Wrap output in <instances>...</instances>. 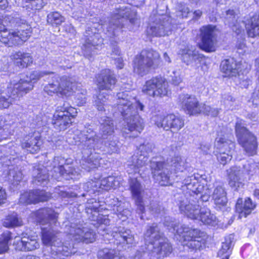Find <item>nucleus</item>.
<instances>
[{
    "mask_svg": "<svg viewBox=\"0 0 259 259\" xmlns=\"http://www.w3.org/2000/svg\"><path fill=\"white\" fill-rule=\"evenodd\" d=\"M38 221L42 225L41 227L42 241L47 245L51 246V251L53 257L63 258L74 253V246H67V243L63 244L59 238V233L55 231L51 225H57V214L51 208H42L36 212Z\"/></svg>",
    "mask_w": 259,
    "mask_h": 259,
    "instance_id": "f257e3e1",
    "label": "nucleus"
},
{
    "mask_svg": "<svg viewBox=\"0 0 259 259\" xmlns=\"http://www.w3.org/2000/svg\"><path fill=\"white\" fill-rule=\"evenodd\" d=\"M144 106L133 97L130 92L125 91L117 94L116 105L114 107V112L118 110L122 115L123 120V133L126 132L133 133L130 137H136L143 130L144 123L143 119L138 114V110L143 111Z\"/></svg>",
    "mask_w": 259,
    "mask_h": 259,
    "instance_id": "f03ea898",
    "label": "nucleus"
},
{
    "mask_svg": "<svg viewBox=\"0 0 259 259\" xmlns=\"http://www.w3.org/2000/svg\"><path fill=\"white\" fill-rule=\"evenodd\" d=\"M79 139L82 152L88 155L86 161L81 164L82 167L90 171L99 166L102 160L101 153L105 150L102 140L90 126L81 132Z\"/></svg>",
    "mask_w": 259,
    "mask_h": 259,
    "instance_id": "7ed1b4c3",
    "label": "nucleus"
},
{
    "mask_svg": "<svg viewBox=\"0 0 259 259\" xmlns=\"http://www.w3.org/2000/svg\"><path fill=\"white\" fill-rule=\"evenodd\" d=\"M154 178L161 186H168L172 183L173 172L182 171L184 162L178 155H175L166 162L152 160L150 163Z\"/></svg>",
    "mask_w": 259,
    "mask_h": 259,
    "instance_id": "20e7f679",
    "label": "nucleus"
},
{
    "mask_svg": "<svg viewBox=\"0 0 259 259\" xmlns=\"http://www.w3.org/2000/svg\"><path fill=\"white\" fill-rule=\"evenodd\" d=\"M145 244L147 250L151 252V256L162 258L168 255L172 248L167 239L163 237L156 224H153L144 234Z\"/></svg>",
    "mask_w": 259,
    "mask_h": 259,
    "instance_id": "39448f33",
    "label": "nucleus"
},
{
    "mask_svg": "<svg viewBox=\"0 0 259 259\" xmlns=\"http://www.w3.org/2000/svg\"><path fill=\"white\" fill-rule=\"evenodd\" d=\"M130 8L124 6H119L116 8L114 15L108 23L102 25V28L107 37L111 38L110 55L113 59H116L120 55V51L117 45V42L112 38L118 35L120 30L123 26V19L130 17Z\"/></svg>",
    "mask_w": 259,
    "mask_h": 259,
    "instance_id": "423d86ee",
    "label": "nucleus"
},
{
    "mask_svg": "<svg viewBox=\"0 0 259 259\" xmlns=\"http://www.w3.org/2000/svg\"><path fill=\"white\" fill-rule=\"evenodd\" d=\"M33 88V85L28 80V76L23 78L16 77L11 81L6 90L0 92V110L8 108Z\"/></svg>",
    "mask_w": 259,
    "mask_h": 259,
    "instance_id": "0eeeda50",
    "label": "nucleus"
},
{
    "mask_svg": "<svg viewBox=\"0 0 259 259\" xmlns=\"http://www.w3.org/2000/svg\"><path fill=\"white\" fill-rule=\"evenodd\" d=\"M164 224L169 230H172L174 232L176 231L180 236V241L184 246L192 249H199L204 244V241L200 235V231L198 229H191L184 225L179 227V224L171 221L169 218H165Z\"/></svg>",
    "mask_w": 259,
    "mask_h": 259,
    "instance_id": "6e6552de",
    "label": "nucleus"
},
{
    "mask_svg": "<svg viewBox=\"0 0 259 259\" xmlns=\"http://www.w3.org/2000/svg\"><path fill=\"white\" fill-rule=\"evenodd\" d=\"M96 78L99 93L95 98L94 105L99 111H102L107 107L105 103L109 98L107 92L114 88L117 80L113 71L109 69L102 70Z\"/></svg>",
    "mask_w": 259,
    "mask_h": 259,
    "instance_id": "1a4fd4ad",
    "label": "nucleus"
},
{
    "mask_svg": "<svg viewBox=\"0 0 259 259\" xmlns=\"http://www.w3.org/2000/svg\"><path fill=\"white\" fill-rule=\"evenodd\" d=\"M25 22L23 20L17 29L10 30L0 23V41L8 47L23 44L30 36L32 31L31 27Z\"/></svg>",
    "mask_w": 259,
    "mask_h": 259,
    "instance_id": "9d476101",
    "label": "nucleus"
},
{
    "mask_svg": "<svg viewBox=\"0 0 259 259\" xmlns=\"http://www.w3.org/2000/svg\"><path fill=\"white\" fill-rule=\"evenodd\" d=\"M160 63L159 53L152 49L142 51L136 56L133 61V70L135 73L144 76Z\"/></svg>",
    "mask_w": 259,
    "mask_h": 259,
    "instance_id": "9b49d317",
    "label": "nucleus"
},
{
    "mask_svg": "<svg viewBox=\"0 0 259 259\" xmlns=\"http://www.w3.org/2000/svg\"><path fill=\"white\" fill-rule=\"evenodd\" d=\"M245 124L241 119H238L235 126L236 136L239 144L243 148L248 156L256 153L257 143L256 137L245 127Z\"/></svg>",
    "mask_w": 259,
    "mask_h": 259,
    "instance_id": "f8f14e48",
    "label": "nucleus"
},
{
    "mask_svg": "<svg viewBox=\"0 0 259 259\" xmlns=\"http://www.w3.org/2000/svg\"><path fill=\"white\" fill-rule=\"evenodd\" d=\"M171 19L167 15H156L150 18V23L146 30L150 36L161 37L171 33Z\"/></svg>",
    "mask_w": 259,
    "mask_h": 259,
    "instance_id": "ddd939ff",
    "label": "nucleus"
},
{
    "mask_svg": "<svg viewBox=\"0 0 259 259\" xmlns=\"http://www.w3.org/2000/svg\"><path fill=\"white\" fill-rule=\"evenodd\" d=\"M77 114L76 109L68 103H64L62 106H58L53 116V123L55 128L60 131L67 129Z\"/></svg>",
    "mask_w": 259,
    "mask_h": 259,
    "instance_id": "4468645a",
    "label": "nucleus"
},
{
    "mask_svg": "<svg viewBox=\"0 0 259 259\" xmlns=\"http://www.w3.org/2000/svg\"><path fill=\"white\" fill-rule=\"evenodd\" d=\"M154 145L151 143H144L139 148L140 154L134 155L127 161V172L130 175L139 174L140 168L145 165L148 161V154L152 152Z\"/></svg>",
    "mask_w": 259,
    "mask_h": 259,
    "instance_id": "2eb2a0df",
    "label": "nucleus"
},
{
    "mask_svg": "<svg viewBox=\"0 0 259 259\" xmlns=\"http://www.w3.org/2000/svg\"><path fill=\"white\" fill-rule=\"evenodd\" d=\"M65 231L69 235V238L77 242L90 243L96 239V234L93 230L84 227L82 224L77 222L66 225Z\"/></svg>",
    "mask_w": 259,
    "mask_h": 259,
    "instance_id": "dca6fc26",
    "label": "nucleus"
},
{
    "mask_svg": "<svg viewBox=\"0 0 259 259\" xmlns=\"http://www.w3.org/2000/svg\"><path fill=\"white\" fill-rule=\"evenodd\" d=\"M66 160L61 156H56L53 161V169L51 170L52 177L60 181L63 178L66 180L79 179L80 173L74 167L65 165Z\"/></svg>",
    "mask_w": 259,
    "mask_h": 259,
    "instance_id": "f3484780",
    "label": "nucleus"
},
{
    "mask_svg": "<svg viewBox=\"0 0 259 259\" xmlns=\"http://www.w3.org/2000/svg\"><path fill=\"white\" fill-rule=\"evenodd\" d=\"M75 83L70 81L66 76L60 77L58 75L53 77L52 82H49L44 88V91L48 95L54 94L69 96L74 92Z\"/></svg>",
    "mask_w": 259,
    "mask_h": 259,
    "instance_id": "a211bd4d",
    "label": "nucleus"
},
{
    "mask_svg": "<svg viewBox=\"0 0 259 259\" xmlns=\"http://www.w3.org/2000/svg\"><path fill=\"white\" fill-rule=\"evenodd\" d=\"M103 41L101 35L97 32L95 27H88L82 38L81 50L84 56L91 57Z\"/></svg>",
    "mask_w": 259,
    "mask_h": 259,
    "instance_id": "6ab92c4d",
    "label": "nucleus"
},
{
    "mask_svg": "<svg viewBox=\"0 0 259 259\" xmlns=\"http://www.w3.org/2000/svg\"><path fill=\"white\" fill-rule=\"evenodd\" d=\"M199 32L200 48L206 52L215 51L217 44L216 26L212 25L203 26L199 29Z\"/></svg>",
    "mask_w": 259,
    "mask_h": 259,
    "instance_id": "aec40b11",
    "label": "nucleus"
},
{
    "mask_svg": "<svg viewBox=\"0 0 259 259\" xmlns=\"http://www.w3.org/2000/svg\"><path fill=\"white\" fill-rule=\"evenodd\" d=\"M142 91L152 97L164 96L168 93V82L161 76L153 77L145 82Z\"/></svg>",
    "mask_w": 259,
    "mask_h": 259,
    "instance_id": "412c9836",
    "label": "nucleus"
},
{
    "mask_svg": "<svg viewBox=\"0 0 259 259\" xmlns=\"http://www.w3.org/2000/svg\"><path fill=\"white\" fill-rule=\"evenodd\" d=\"M153 120L158 127L162 128L165 131L170 130L173 133H177L184 125V120L174 114L166 116L155 115Z\"/></svg>",
    "mask_w": 259,
    "mask_h": 259,
    "instance_id": "4be33fe9",
    "label": "nucleus"
},
{
    "mask_svg": "<svg viewBox=\"0 0 259 259\" xmlns=\"http://www.w3.org/2000/svg\"><path fill=\"white\" fill-rule=\"evenodd\" d=\"M153 120L158 127L162 128L165 131L170 130L173 133H177L184 125V120L174 114L166 116L155 115Z\"/></svg>",
    "mask_w": 259,
    "mask_h": 259,
    "instance_id": "5701e85b",
    "label": "nucleus"
},
{
    "mask_svg": "<svg viewBox=\"0 0 259 259\" xmlns=\"http://www.w3.org/2000/svg\"><path fill=\"white\" fill-rule=\"evenodd\" d=\"M200 205L197 198H195L192 194L189 197L185 196L182 197L178 203L181 212L192 220H196L198 217Z\"/></svg>",
    "mask_w": 259,
    "mask_h": 259,
    "instance_id": "b1692460",
    "label": "nucleus"
},
{
    "mask_svg": "<svg viewBox=\"0 0 259 259\" xmlns=\"http://www.w3.org/2000/svg\"><path fill=\"white\" fill-rule=\"evenodd\" d=\"M178 103L186 114L194 115L200 114L203 110V103H199L197 98L194 96L188 94L179 95Z\"/></svg>",
    "mask_w": 259,
    "mask_h": 259,
    "instance_id": "393cba45",
    "label": "nucleus"
},
{
    "mask_svg": "<svg viewBox=\"0 0 259 259\" xmlns=\"http://www.w3.org/2000/svg\"><path fill=\"white\" fill-rule=\"evenodd\" d=\"M129 186L132 198L137 206V212L142 214L145 212V205L142 195L144 191L143 187L137 177L130 179Z\"/></svg>",
    "mask_w": 259,
    "mask_h": 259,
    "instance_id": "a878e982",
    "label": "nucleus"
},
{
    "mask_svg": "<svg viewBox=\"0 0 259 259\" xmlns=\"http://www.w3.org/2000/svg\"><path fill=\"white\" fill-rule=\"evenodd\" d=\"M118 183L115 181L113 177H108L100 181H91L85 183L83 186V189L88 192L94 194L99 192L100 189L108 190L111 188H115Z\"/></svg>",
    "mask_w": 259,
    "mask_h": 259,
    "instance_id": "bb28decb",
    "label": "nucleus"
},
{
    "mask_svg": "<svg viewBox=\"0 0 259 259\" xmlns=\"http://www.w3.org/2000/svg\"><path fill=\"white\" fill-rule=\"evenodd\" d=\"M51 195L45 191L40 190H32L22 194L19 202L22 204L36 203L38 202L47 201Z\"/></svg>",
    "mask_w": 259,
    "mask_h": 259,
    "instance_id": "cd10ccee",
    "label": "nucleus"
},
{
    "mask_svg": "<svg viewBox=\"0 0 259 259\" xmlns=\"http://www.w3.org/2000/svg\"><path fill=\"white\" fill-rule=\"evenodd\" d=\"M42 144L40 134L34 132L25 137L22 142V147L31 153L38 152Z\"/></svg>",
    "mask_w": 259,
    "mask_h": 259,
    "instance_id": "c85d7f7f",
    "label": "nucleus"
},
{
    "mask_svg": "<svg viewBox=\"0 0 259 259\" xmlns=\"http://www.w3.org/2000/svg\"><path fill=\"white\" fill-rule=\"evenodd\" d=\"M228 172L229 186L234 190H237L243 185L245 176L244 170L240 167L234 166L231 167Z\"/></svg>",
    "mask_w": 259,
    "mask_h": 259,
    "instance_id": "c756f323",
    "label": "nucleus"
},
{
    "mask_svg": "<svg viewBox=\"0 0 259 259\" xmlns=\"http://www.w3.org/2000/svg\"><path fill=\"white\" fill-rule=\"evenodd\" d=\"M212 199L217 209H221L227 203V193L222 185L215 183L211 194Z\"/></svg>",
    "mask_w": 259,
    "mask_h": 259,
    "instance_id": "7c9ffc66",
    "label": "nucleus"
},
{
    "mask_svg": "<svg viewBox=\"0 0 259 259\" xmlns=\"http://www.w3.org/2000/svg\"><path fill=\"white\" fill-rule=\"evenodd\" d=\"M202 179V176L200 175L194 174L184 180L183 184L187 187L188 190L198 195V194L203 192L204 188V184H200Z\"/></svg>",
    "mask_w": 259,
    "mask_h": 259,
    "instance_id": "2f4dec72",
    "label": "nucleus"
},
{
    "mask_svg": "<svg viewBox=\"0 0 259 259\" xmlns=\"http://www.w3.org/2000/svg\"><path fill=\"white\" fill-rule=\"evenodd\" d=\"M39 247V243L37 241V236H23L18 242L17 249L24 251H31Z\"/></svg>",
    "mask_w": 259,
    "mask_h": 259,
    "instance_id": "473e14b6",
    "label": "nucleus"
},
{
    "mask_svg": "<svg viewBox=\"0 0 259 259\" xmlns=\"http://www.w3.org/2000/svg\"><path fill=\"white\" fill-rule=\"evenodd\" d=\"M47 169L42 165L34 167L32 171L33 182L37 185H46L49 180Z\"/></svg>",
    "mask_w": 259,
    "mask_h": 259,
    "instance_id": "72a5a7b5",
    "label": "nucleus"
},
{
    "mask_svg": "<svg viewBox=\"0 0 259 259\" xmlns=\"http://www.w3.org/2000/svg\"><path fill=\"white\" fill-rule=\"evenodd\" d=\"M11 58L20 68H25L30 66L33 63V58L29 53L18 51L13 53Z\"/></svg>",
    "mask_w": 259,
    "mask_h": 259,
    "instance_id": "f704fd0d",
    "label": "nucleus"
},
{
    "mask_svg": "<svg viewBox=\"0 0 259 259\" xmlns=\"http://www.w3.org/2000/svg\"><path fill=\"white\" fill-rule=\"evenodd\" d=\"M220 68L226 77L233 76L238 74L239 65L233 58H230L222 61Z\"/></svg>",
    "mask_w": 259,
    "mask_h": 259,
    "instance_id": "c9c22d12",
    "label": "nucleus"
},
{
    "mask_svg": "<svg viewBox=\"0 0 259 259\" xmlns=\"http://www.w3.org/2000/svg\"><path fill=\"white\" fill-rule=\"evenodd\" d=\"M120 237L121 240L120 242L122 243H126L129 245H133L135 244L134 235L132 231L127 229L123 227H119L113 232V237L117 238Z\"/></svg>",
    "mask_w": 259,
    "mask_h": 259,
    "instance_id": "e433bc0d",
    "label": "nucleus"
},
{
    "mask_svg": "<svg viewBox=\"0 0 259 259\" xmlns=\"http://www.w3.org/2000/svg\"><path fill=\"white\" fill-rule=\"evenodd\" d=\"M180 54L182 56V59L187 64H189L192 61L200 62L204 58L202 54L198 53V52L192 48L180 50Z\"/></svg>",
    "mask_w": 259,
    "mask_h": 259,
    "instance_id": "4c0bfd02",
    "label": "nucleus"
},
{
    "mask_svg": "<svg viewBox=\"0 0 259 259\" xmlns=\"http://www.w3.org/2000/svg\"><path fill=\"white\" fill-rule=\"evenodd\" d=\"M196 220L201 221L203 224L215 226L218 223V219L215 215L212 213L207 208H201Z\"/></svg>",
    "mask_w": 259,
    "mask_h": 259,
    "instance_id": "58836bf2",
    "label": "nucleus"
},
{
    "mask_svg": "<svg viewBox=\"0 0 259 259\" xmlns=\"http://www.w3.org/2000/svg\"><path fill=\"white\" fill-rule=\"evenodd\" d=\"M101 131L103 139L111 138L114 131V125L113 120L108 117H103L101 119Z\"/></svg>",
    "mask_w": 259,
    "mask_h": 259,
    "instance_id": "ea45409f",
    "label": "nucleus"
},
{
    "mask_svg": "<svg viewBox=\"0 0 259 259\" xmlns=\"http://www.w3.org/2000/svg\"><path fill=\"white\" fill-rule=\"evenodd\" d=\"M238 15L235 13L234 10H229L226 11L225 16V23L232 27V30L237 34L241 33L243 28L238 24Z\"/></svg>",
    "mask_w": 259,
    "mask_h": 259,
    "instance_id": "a19ab883",
    "label": "nucleus"
},
{
    "mask_svg": "<svg viewBox=\"0 0 259 259\" xmlns=\"http://www.w3.org/2000/svg\"><path fill=\"white\" fill-rule=\"evenodd\" d=\"M216 150L222 152H233L235 149V143L231 139H227L224 137L217 138L215 144Z\"/></svg>",
    "mask_w": 259,
    "mask_h": 259,
    "instance_id": "79ce46f5",
    "label": "nucleus"
},
{
    "mask_svg": "<svg viewBox=\"0 0 259 259\" xmlns=\"http://www.w3.org/2000/svg\"><path fill=\"white\" fill-rule=\"evenodd\" d=\"M256 204L252 200L247 198L245 199L243 206H242L238 202L236 204V210L239 213V217H246L255 208Z\"/></svg>",
    "mask_w": 259,
    "mask_h": 259,
    "instance_id": "37998d69",
    "label": "nucleus"
},
{
    "mask_svg": "<svg viewBox=\"0 0 259 259\" xmlns=\"http://www.w3.org/2000/svg\"><path fill=\"white\" fill-rule=\"evenodd\" d=\"M248 36L254 37L259 35V14L253 16L246 25Z\"/></svg>",
    "mask_w": 259,
    "mask_h": 259,
    "instance_id": "c03bdc74",
    "label": "nucleus"
},
{
    "mask_svg": "<svg viewBox=\"0 0 259 259\" xmlns=\"http://www.w3.org/2000/svg\"><path fill=\"white\" fill-rule=\"evenodd\" d=\"M64 21V17L58 12H53L48 14L47 22L53 26L60 25Z\"/></svg>",
    "mask_w": 259,
    "mask_h": 259,
    "instance_id": "a18cd8bd",
    "label": "nucleus"
},
{
    "mask_svg": "<svg viewBox=\"0 0 259 259\" xmlns=\"http://www.w3.org/2000/svg\"><path fill=\"white\" fill-rule=\"evenodd\" d=\"M12 239L11 233L7 231L0 237V254L7 252L9 249V242Z\"/></svg>",
    "mask_w": 259,
    "mask_h": 259,
    "instance_id": "49530a36",
    "label": "nucleus"
},
{
    "mask_svg": "<svg viewBox=\"0 0 259 259\" xmlns=\"http://www.w3.org/2000/svg\"><path fill=\"white\" fill-rule=\"evenodd\" d=\"M46 4L45 0H23V7L32 10H40Z\"/></svg>",
    "mask_w": 259,
    "mask_h": 259,
    "instance_id": "de8ad7c7",
    "label": "nucleus"
},
{
    "mask_svg": "<svg viewBox=\"0 0 259 259\" xmlns=\"http://www.w3.org/2000/svg\"><path fill=\"white\" fill-rule=\"evenodd\" d=\"M115 254V250L105 248L98 251V257L99 259H118Z\"/></svg>",
    "mask_w": 259,
    "mask_h": 259,
    "instance_id": "09e8293b",
    "label": "nucleus"
},
{
    "mask_svg": "<svg viewBox=\"0 0 259 259\" xmlns=\"http://www.w3.org/2000/svg\"><path fill=\"white\" fill-rule=\"evenodd\" d=\"M108 140L105 143V147L103 146L104 151H107L109 153L115 152L117 151V141L116 138L112 136L110 138L108 137Z\"/></svg>",
    "mask_w": 259,
    "mask_h": 259,
    "instance_id": "8fccbe9b",
    "label": "nucleus"
},
{
    "mask_svg": "<svg viewBox=\"0 0 259 259\" xmlns=\"http://www.w3.org/2000/svg\"><path fill=\"white\" fill-rule=\"evenodd\" d=\"M22 221L16 214L9 215L4 222V225L6 227H18L22 225Z\"/></svg>",
    "mask_w": 259,
    "mask_h": 259,
    "instance_id": "3c124183",
    "label": "nucleus"
},
{
    "mask_svg": "<svg viewBox=\"0 0 259 259\" xmlns=\"http://www.w3.org/2000/svg\"><path fill=\"white\" fill-rule=\"evenodd\" d=\"M9 179L13 181L14 185H17L22 180L23 175L18 168L10 169L9 171Z\"/></svg>",
    "mask_w": 259,
    "mask_h": 259,
    "instance_id": "603ef678",
    "label": "nucleus"
},
{
    "mask_svg": "<svg viewBox=\"0 0 259 259\" xmlns=\"http://www.w3.org/2000/svg\"><path fill=\"white\" fill-rule=\"evenodd\" d=\"M215 155L217 156L218 160L223 165L226 164L230 161L232 158V154L233 152H222L216 150Z\"/></svg>",
    "mask_w": 259,
    "mask_h": 259,
    "instance_id": "864d4df0",
    "label": "nucleus"
},
{
    "mask_svg": "<svg viewBox=\"0 0 259 259\" xmlns=\"http://www.w3.org/2000/svg\"><path fill=\"white\" fill-rule=\"evenodd\" d=\"M124 206L125 203L120 201L118 204H117L115 208H113L115 213L121 219L122 217L126 218L131 213L129 210L123 208Z\"/></svg>",
    "mask_w": 259,
    "mask_h": 259,
    "instance_id": "5fc2aeb1",
    "label": "nucleus"
},
{
    "mask_svg": "<svg viewBox=\"0 0 259 259\" xmlns=\"http://www.w3.org/2000/svg\"><path fill=\"white\" fill-rule=\"evenodd\" d=\"M177 10V15L182 18H187L190 12L189 8L184 3L178 4Z\"/></svg>",
    "mask_w": 259,
    "mask_h": 259,
    "instance_id": "6e6d98bb",
    "label": "nucleus"
},
{
    "mask_svg": "<svg viewBox=\"0 0 259 259\" xmlns=\"http://www.w3.org/2000/svg\"><path fill=\"white\" fill-rule=\"evenodd\" d=\"M100 205L99 202L95 201L94 199L89 200L88 205L86 207V211L88 213L94 212L97 213L99 211Z\"/></svg>",
    "mask_w": 259,
    "mask_h": 259,
    "instance_id": "4d7b16f0",
    "label": "nucleus"
},
{
    "mask_svg": "<svg viewBox=\"0 0 259 259\" xmlns=\"http://www.w3.org/2000/svg\"><path fill=\"white\" fill-rule=\"evenodd\" d=\"M219 112L220 111L219 109L212 108L210 106L204 104L203 106V110H202L201 113L207 115L215 117L219 114Z\"/></svg>",
    "mask_w": 259,
    "mask_h": 259,
    "instance_id": "13d9d810",
    "label": "nucleus"
},
{
    "mask_svg": "<svg viewBox=\"0 0 259 259\" xmlns=\"http://www.w3.org/2000/svg\"><path fill=\"white\" fill-rule=\"evenodd\" d=\"M146 250H144L143 248L138 250L135 254L131 256V259H147L149 254H151L150 251H148L147 246L146 247Z\"/></svg>",
    "mask_w": 259,
    "mask_h": 259,
    "instance_id": "bf43d9fd",
    "label": "nucleus"
},
{
    "mask_svg": "<svg viewBox=\"0 0 259 259\" xmlns=\"http://www.w3.org/2000/svg\"><path fill=\"white\" fill-rule=\"evenodd\" d=\"M46 73L44 72H40L39 71H33L30 74L28 77V80L31 81L33 85L37 80L44 76Z\"/></svg>",
    "mask_w": 259,
    "mask_h": 259,
    "instance_id": "052dcab7",
    "label": "nucleus"
},
{
    "mask_svg": "<svg viewBox=\"0 0 259 259\" xmlns=\"http://www.w3.org/2000/svg\"><path fill=\"white\" fill-rule=\"evenodd\" d=\"M232 237L230 236L228 237V238L226 239V241L222 243L221 250H223L225 253H230V251L229 250L231 245H232V241L231 240Z\"/></svg>",
    "mask_w": 259,
    "mask_h": 259,
    "instance_id": "680f3d73",
    "label": "nucleus"
},
{
    "mask_svg": "<svg viewBox=\"0 0 259 259\" xmlns=\"http://www.w3.org/2000/svg\"><path fill=\"white\" fill-rule=\"evenodd\" d=\"M150 209L152 213L159 214L161 212V207L158 203H152L151 204Z\"/></svg>",
    "mask_w": 259,
    "mask_h": 259,
    "instance_id": "e2e57ef3",
    "label": "nucleus"
},
{
    "mask_svg": "<svg viewBox=\"0 0 259 259\" xmlns=\"http://www.w3.org/2000/svg\"><path fill=\"white\" fill-rule=\"evenodd\" d=\"M199 148L203 154H207L209 153L210 145L208 143H202Z\"/></svg>",
    "mask_w": 259,
    "mask_h": 259,
    "instance_id": "0e129e2a",
    "label": "nucleus"
},
{
    "mask_svg": "<svg viewBox=\"0 0 259 259\" xmlns=\"http://www.w3.org/2000/svg\"><path fill=\"white\" fill-rule=\"evenodd\" d=\"M6 198V193L5 190L0 187V205L5 203Z\"/></svg>",
    "mask_w": 259,
    "mask_h": 259,
    "instance_id": "69168bd1",
    "label": "nucleus"
},
{
    "mask_svg": "<svg viewBox=\"0 0 259 259\" xmlns=\"http://www.w3.org/2000/svg\"><path fill=\"white\" fill-rule=\"evenodd\" d=\"M119 201L117 198H112L107 200L106 202L108 203L109 205H110L111 207H113L115 208L116 206L118 204Z\"/></svg>",
    "mask_w": 259,
    "mask_h": 259,
    "instance_id": "338daca9",
    "label": "nucleus"
},
{
    "mask_svg": "<svg viewBox=\"0 0 259 259\" xmlns=\"http://www.w3.org/2000/svg\"><path fill=\"white\" fill-rule=\"evenodd\" d=\"M234 101V98L231 96H228L227 99L225 98L224 103L226 105L227 107L230 109L231 106V103Z\"/></svg>",
    "mask_w": 259,
    "mask_h": 259,
    "instance_id": "774afa93",
    "label": "nucleus"
}]
</instances>
